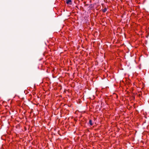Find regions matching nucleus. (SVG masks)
Wrapping results in <instances>:
<instances>
[{"instance_id":"nucleus-3","label":"nucleus","mask_w":149,"mask_h":149,"mask_svg":"<svg viewBox=\"0 0 149 149\" xmlns=\"http://www.w3.org/2000/svg\"><path fill=\"white\" fill-rule=\"evenodd\" d=\"M89 123L90 125L92 126L93 125V124L92 123V120H89Z\"/></svg>"},{"instance_id":"nucleus-1","label":"nucleus","mask_w":149,"mask_h":149,"mask_svg":"<svg viewBox=\"0 0 149 149\" xmlns=\"http://www.w3.org/2000/svg\"><path fill=\"white\" fill-rule=\"evenodd\" d=\"M66 2L67 4H72L71 0H66Z\"/></svg>"},{"instance_id":"nucleus-2","label":"nucleus","mask_w":149,"mask_h":149,"mask_svg":"<svg viewBox=\"0 0 149 149\" xmlns=\"http://www.w3.org/2000/svg\"><path fill=\"white\" fill-rule=\"evenodd\" d=\"M107 10V9L106 8H104L102 10V11L103 13L105 12Z\"/></svg>"}]
</instances>
